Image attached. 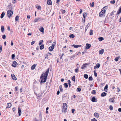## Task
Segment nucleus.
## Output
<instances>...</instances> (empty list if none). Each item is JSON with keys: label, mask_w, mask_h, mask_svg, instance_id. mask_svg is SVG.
<instances>
[{"label": "nucleus", "mask_w": 121, "mask_h": 121, "mask_svg": "<svg viewBox=\"0 0 121 121\" xmlns=\"http://www.w3.org/2000/svg\"><path fill=\"white\" fill-rule=\"evenodd\" d=\"M119 58L118 57H117L116 58H115V60L116 61H118V59H119Z\"/></svg>", "instance_id": "09e8293b"}, {"label": "nucleus", "mask_w": 121, "mask_h": 121, "mask_svg": "<svg viewBox=\"0 0 121 121\" xmlns=\"http://www.w3.org/2000/svg\"><path fill=\"white\" fill-rule=\"evenodd\" d=\"M91 121H97L96 119L95 118H93V119L91 120Z\"/></svg>", "instance_id": "603ef678"}, {"label": "nucleus", "mask_w": 121, "mask_h": 121, "mask_svg": "<svg viewBox=\"0 0 121 121\" xmlns=\"http://www.w3.org/2000/svg\"><path fill=\"white\" fill-rule=\"evenodd\" d=\"M92 32H93V31L92 30H90V35H93V33Z\"/></svg>", "instance_id": "c03bdc74"}, {"label": "nucleus", "mask_w": 121, "mask_h": 121, "mask_svg": "<svg viewBox=\"0 0 121 121\" xmlns=\"http://www.w3.org/2000/svg\"><path fill=\"white\" fill-rule=\"evenodd\" d=\"M5 15V13L4 12H3L1 14L0 17L1 18H2Z\"/></svg>", "instance_id": "aec40b11"}, {"label": "nucleus", "mask_w": 121, "mask_h": 121, "mask_svg": "<svg viewBox=\"0 0 121 121\" xmlns=\"http://www.w3.org/2000/svg\"><path fill=\"white\" fill-rule=\"evenodd\" d=\"M100 65L99 63L97 64L96 65L94 66V69H95L96 68L98 69L100 67Z\"/></svg>", "instance_id": "1a4fd4ad"}, {"label": "nucleus", "mask_w": 121, "mask_h": 121, "mask_svg": "<svg viewBox=\"0 0 121 121\" xmlns=\"http://www.w3.org/2000/svg\"><path fill=\"white\" fill-rule=\"evenodd\" d=\"M109 101L110 102H112V103H114L115 101L114 99L112 98H111L109 99Z\"/></svg>", "instance_id": "f8f14e48"}, {"label": "nucleus", "mask_w": 121, "mask_h": 121, "mask_svg": "<svg viewBox=\"0 0 121 121\" xmlns=\"http://www.w3.org/2000/svg\"><path fill=\"white\" fill-rule=\"evenodd\" d=\"M47 4L49 5L52 4V1L51 0H47Z\"/></svg>", "instance_id": "ddd939ff"}, {"label": "nucleus", "mask_w": 121, "mask_h": 121, "mask_svg": "<svg viewBox=\"0 0 121 121\" xmlns=\"http://www.w3.org/2000/svg\"><path fill=\"white\" fill-rule=\"evenodd\" d=\"M118 111L120 112H121V108H119L118 109Z\"/></svg>", "instance_id": "052dcab7"}, {"label": "nucleus", "mask_w": 121, "mask_h": 121, "mask_svg": "<svg viewBox=\"0 0 121 121\" xmlns=\"http://www.w3.org/2000/svg\"><path fill=\"white\" fill-rule=\"evenodd\" d=\"M2 49V47L1 45L0 46V52H1Z\"/></svg>", "instance_id": "bf43d9fd"}, {"label": "nucleus", "mask_w": 121, "mask_h": 121, "mask_svg": "<svg viewBox=\"0 0 121 121\" xmlns=\"http://www.w3.org/2000/svg\"><path fill=\"white\" fill-rule=\"evenodd\" d=\"M17 65V63L16 61H14L12 65V66L14 67H15Z\"/></svg>", "instance_id": "9d476101"}, {"label": "nucleus", "mask_w": 121, "mask_h": 121, "mask_svg": "<svg viewBox=\"0 0 121 121\" xmlns=\"http://www.w3.org/2000/svg\"><path fill=\"white\" fill-rule=\"evenodd\" d=\"M108 85L107 84L106 85V86H105L104 87V90L106 92H107V91L106 90H108Z\"/></svg>", "instance_id": "393cba45"}, {"label": "nucleus", "mask_w": 121, "mask_h": 121, "mask_svg": "<svg viewBox=\"0 0 121 121\" xmlns=\"http://www.w3.org/2000/svg\"><path fill=\"white\" fill-rule=\"evenodd\" d=\"M94 115L95 116V117H96L98 118L99 117V114L97 113L96 112L95 113H94Z\"/></svg>", "instance_id": "f3484780"}, {"label": "nucleus", "mask_w": 121, "mask_h": 121, "mask_svg": "<svg viewBox=\"0 0 121 121\" xmlns=\"http://www.w3.org/2000/svg\"><path fill=\"white\" fill-rule=\"evenodd\" d=\"M85 20V18L83 17L82 18V21L83 22H84Z\"/></svg>", "instance_id": "338daca9"}, {"label": "nucleus", "mask_w": 121, "mask_h": 121, "mask_svg": "<svg viewBox=\"0 0 121 121\" xmlns=\"http://www.w3.org/2000/svg\"><path fill=\"white\" fill-rule=\"evenodd\" d=\"M69 37L70 38H73L74 37V35L73 34H72L69 35Z\"/></svg>", "instance_id": "bb28decb"}, {"label": "nucleus", "mask_w": 121, "mask_h": 121, "mask_svg": "<svg viewBox=\"0 0 121 121\" xmlns=\"http://www.w3.org/2000/svg\"><path fill=\"white\" fill-rule=\"evenodd\" d=\"M43 42V40H40L39 42V45H41V44H42V43Z\"/></svg>", "instance_id": "f704fd0d"}, {"label": "nucleus", "mask_w": 121, "mask_h": 121, "mask_svg": "<svg viewBox=\"0 0 121 121\" xmlns=\"http://www.w3.org/2000/svg\"><path fill=\"white\" fill-rule=\"evenodd\" d=\"M19 17L18 16H16L15 18V21H17L19 20Z\"/></svg>", "instance_id": "cd10ccee"}, {"label": "nucleus", "mask_w": 121, "mask_h": 121, "mask_svg": "<svg viewBox=\"0 0 121 121\" xmlns=\"http://www.w3.org/2000/svg\"><path fill=\"white\" fill-rule=\"evenodd\" d=\"M67 109V104L65 103H63V108L62 109V112H66Z\"/></svg>", "instance_id": "f03ea898"}, {"label": "nucleus", "mask_w": 121, "mask_h": 121, "mask_svg": "<svg viewBox=\"0 0 121 121\" xmlns=\"http://www.w3.org/2000/svg\"><path fill=\"white\" fill-rule=\"evenodd\" d=\"M11 76L12 77V79L14 80H16L17 78L15 76L14 74H11Z\"/></svg>", "instance_id": "9b49d317"}, {"label": "nucleus", "mask_w": 121, "mask_h": 121, "mask_svg": "<svg viewBox=\"0 0 121 121\" xmlns=\"http://www.w3.org/2000/svg\"><path fill=\"white\" fill-rule=\"evenodd\" d=\"M107 94V93L105 92L102 93L101 94V96L102 97L105 96Z\"/></svg>", "instance_id": "2eb2a0df"}, {"label": "nucleus", "mask_w": 121, "mask_h": 121, "mask_svg": "<svg viewBox=\"0 0 121 121\" xmlns=\"http://www.w3.org/2000/svg\"><path fill=\"white\" fill-rule=\"evenodd\" d=\"M72 47H73L74 48H78V47H80L82 46V45H75L73 44L72 46Z\"/></svg>", "instance_id": "423d86ee"}, {"label": "nucleus", "mask_w": 121, "mask_h": 121, "mask_svg": "<svg viewBox=\"0 0 121 121\" xmlns=\"http://www.w3.org/2000/svg\"><path fill=\"white\" fill-rule=\"evenodd\" d=\"M44 45L43 44L41 45L40 46V49L41 50L42 49H43L44 48Z\"/></svg>", "instance_id": "c85d7f7f"}, {"label": "nucleus", "mask_w": 121, "mask_h": 121, "mask_svg": "<svg viewBox=\"0 0 121 121\" xmlns=\"http://www.w3.org/2000/svg\"><path fill=\"white\" fill-rule=\"evenodd\" d=\"M7 105V106L6 107V108H10L11 106V104L10 103H8Z\"/></svg>", "instance_id": "dca6fc26"}, {"label": "nucleus", "mask_w": 121, "mask_h": 121, "mask_svg": "<svg viewBox=\"0 0 121 121\" xmlns=\"http://www.w3.org/2000/svg\"><path fill=\"white\" fill-rule=\"evenodd\" d=\"M75 56L74 55H73L72 56H71L70 57V58H74V57H75Z\"/></svg>", "instance_id": "13d9d810"}, {"label": "nucleus", "mask_w": 121, "mask_h": 121, "mask_svg": "<svg viewBox=\"0 0 121 121\" xmlns=\"http://www.w3.org/2000/svg\"><path fill=\"white\" fill-rule=\"evenodd\" d=\"M2 38L4 39H6V36L5 35H2Z\"/></svg>", "instance_id": "de8ad7c7"}, {"label": "nucleus", "mask_w": 121, "mask_h": 121, "mask_svg": "<svg viewBox=\"0 0 121 121\" xmlns=\"http://www.w3.org/2000/svg\"><path fill=\"white\" fill-rule=\"evenodd\" d=\"M64 85L65 86V87L66 88H67L68 87V85L67 83H64Z\"/></svg>", "instance_id": "c756f323"}, {"label": "nucleus", "mask_w": 121, "mask_h": 121, "mask_svg": "<svg viewBox=\"0 0 121 121\" xmlns=\"http://www.w3.org/2000/svg\"><path fill=\"white\" fill-rule=\"evenodd\" d=\"M4 27L3 26H1V31L2 32H3L4 31Z\"/></svg>", "instance_id": "72a5a7b5"}, {"label": "nucleus", "mask_w": 121, "mask_h": 121, "mask_svg": "<svg viewBox=\"0 0 121 121\" xmlns=\"http://www.w3.org/2000/svg\"><path fill=\"white\" fill-rule=\"evenodd\" d=\"M109 109L111 110H112L113 109V107L111 105H110V106Z\"/></svg>", "instance_id": "49530a36"}, {"label": "nucleus", "mask_w": 121, "mask_h": 121, "mask_svg": "<svg viewBox=\"0 0 121 121\" xmlns=\"http://www.w3.org/2000/svg\"><path fill=\"white\" fill-rule=\"evenodd\" d=\"M30 15H28L27 16V18L28 19H29L30 18Z\"/></svg>", "instance_id": "5fc2aeb1"}, {"label": "nucleus", "mask_w": 121, "mask_h": 121, "mask_svg": "<svg viewBox=\"0 0 121 121\" xmlns=\"http://www.w3.org/2000/svg\"><path fill=\"white\" fill-rule=\"evenodd\" d=\"M89 80L90 81H92L93 80V78L92 76L90 77L89 78Z\"/></svg>", "instance_id": "ea45409f"}, {"label": "nucleus", "mask_w": 121, "mask_h": 121, "mask_svg": "<svg viewBox=\"0 0 121 121\" xmlns=\"http://www.w3.org/2000/svg\"><path fill=\"white\" fill-rule=\"evenodd\" d=\"M48 54H46L45 56V58H47L48 59Z\"/></svg>", "instance_id": "864d4df0"}, {"label": "nucleus", "mask_w": 121, "mask_h": 121, "mask_svg": "<svg viewBox=\"0 0 121 121\" xmlns=\"http://www.w3.org/2000/svg\"><path fill=\"white\" fill-rule=\"evenodd\" d=\"M91 100L92 102H96L97 101H96V99L95 97H92L91 99Z\"/></svg>", "instance_id": "412c9836"}, {"label": "nucleus", "mask_w": 121, "mask_h": 121, "mask_svg": "<svg viewBox=\"0 0 121 121\" xmlns=\"http://www.w3.org/2000/svg\"><path fill=\"white\" fill-rule=\"evenodd\" d=\"M94 2H92V4H91V3L90 4L91 6H92V7H93L94 6Z\"/></svg>", "instance_id": "a18cd8bd"}, {"label": "nucleus", "mask_w": 121, "mask_h": 121, "mask_svg": "<svg viewBox=\"0 0 121 121\" xmlns=\"http://www.w3.org/2000/svg\"><path fill=\"white\" fill-rule=\"evenodd\" d=\"M86 64H83L82 66V67H81V69H84V67H86Z\"/></svg>", "instance_id": "7c9ffc66"}, {"label": "nucleus", "mask_w": 121, "mask_h": 121, "mask_svg": "<svg viewBox=\"0 0 121 121\" xmlns=\"http://www.w3.org/2000/svg\"><path fill=\"white\" fill-rule=\"evenodd\" d=\"M86 48L87 49H89L91 46V45L89 44L88 43H87L86 44Z\"/></svg>", "instance_id": "6e6552de"}, {"label": "nucleus", "mask_w": 121, "mask_h": 121, "mask_svg": "<svg viewBox=\"0 0 121 121\" xmlns=\"http://www.w3.org/2000/svg\"><path fill=\"white\" fill-rule=\"evenodd\" d=\"M78 71V69L77 68L75 69V73H77Z\"/></svg>", "instance_id": "3c124183"}, {"label": "nucleus", "mask_w": 121, "mask_h": 121, "mask_svg": "<svg viewBox=\"0 0 121 121\" xmlns=\"http://www.w3.org/2000/svg\"><path fill=\"white\" fill-rule=\"evenodd\" d=\"M62 13H64L65 12V10H62Z\"/></svg>", "instance_id": "69168bd1"}, {"label": "nucleus", "mask_w": 121, "mask_h": 121, "mask_svg": "<svg viewBox=\"0 0 121 121\" xmlns=\"http://www.w3.org/2000/svg\"><path fill=\"white\" fill-rule=\"evenodd\" d=\"M18 113L19 114V116H20L21 114V110L20 108L19 107L18 108Z\"/></svg>", "instance_id": "0eeeda50"}, {"label": "nucleus", "mask_w": 121, "mask_h": 121, "mask_svg": "<svg viewBox=\"0 0 121 121\" xmlns=\"http://www.w3.org/2000/svg\"><path fill=\"white\" fill-rule=\"evenodd\" d=\"M86 13H84L83 16V17L85 18V17H86Z\"/></svg>", "instance_id": "e433bc0d"}, {"label": "nucleus", "mask_w": 121, "mask_h": 121, "mask_svg": "<svg viewBox=\"0 0 121 121\" xmlns=\"http://www.w3.org/2000/svg\"><path fill=\"white\" fill-rule=\"evenodd\" d=\"M71 110H72V113H74V111L75 110V109H72Z\"/></svg>", "instance_id": "6e6d98bb"}, {"label": "nucleus", "mask_w": 121, "mask_h": 121, "mask_svg": "<svg viewBox=\"0 0 121 121\" xmlns=\"http://www.w3.org/2000/svg\"><path fill=\"white\" fill-rule=\"evenodd\" d=\"M67 82L68 84H70L71 82L69 80H68Z\"/></svg>", "instance_id": "680f3d73"}, {"label": "nucleus", "mask_w": 121, "mask_h": 121, "mask_svg": "<svg viewBox=\"0 0 121 121\" xmlns=\"http://www.w3.org/2000/svg\"><path fill=\"white\" fill-rule=\"evenodd\" d=\"M36 66V65L35 64H34L31 67V69L32 70L34 69Z\"/></svg>", "instance_id": "6ab92c4d"}, {"label": "nucleus", "mask_w": 121, "mask_h": 121, "mask_svg": "<svg viewBox=\"0 0 121 121\" xmlns=\"http://www.w3.org/2000/svg\"><path fill=\"white\" fill-rule=\"evenodd\" d=\"M104 51V49H102L101 50H100L99 51V53L100 54H102Z\"/></svg>", "instance_id": "4468645a"}, {"label": "nucleus", "mask_w": 121, "mask_h": 121, "mask_svg": "<svg viewBox=\"0 0 121 121\" xmlns=\"http://www.w3.org/2000/svg\"><path fill=\"white\" fill-rule=\"evenodd\" d=\"M39 19V18H37L35 19L34 21V22H36Z\"/></svg>", "instance_id": "a19ab883"}, {"label": "nucleus", "mask_w": 121, "mask_h": 121, "mask_svg": "<svg viewBox=\"0 0 121 121\" xmlns=\"http://www.w3.org/2000/svg\"><path fill=\"white\" fill-rule=\"evenodd\" d=\"M75 76H73L72 78V80L73 81L75 82Z\"/></svg>", "instance_id": "c9c22d12"}, {"label": "nucleus", "mask_w": 121, "mask_h": 121, "mask_svg": "<svg viewBox=\"0 0 121 121\" xmlns=\"http://www.w3.org/2000/svg\"><path fill=\"white\" fill-rule=\"evenodd\" d=\"M105 10H103L100 12L99 13V16H102L105 13Z\"/></svg>", "instance_id": "20e7f679"}, {"label": "nucleus", "mask_w": 121, "mask_h": 121, "mask_svg": "<svg viewBox=\"0 0 121 121\" xmlns=\"http://www.w3.org/2000/svg\"><path fill=\"white\" fill-rule=\"evenodd\" d=\"M115 0H113L111 1L110 2L112 4H114L115 3Z\"/></svg>", "instance_id": "37998d69"}, {"label": "nucleus", "mask_w": 121, "mask_h": 121, "mask_svg": "<svg viewBox=\"0 0 121 121\" xmlns=\"http://www.w3.org/2000/svg\"><path fill=\"white\" fill-rule=\"evenodd\" d=\"M60 92L59 91H57V95H58L60 93Z\"/></svg>", "instance_id": "e2e57ef3"}, {"label": "nucleus", "mask_w": 121, "mask_h": 121, "mask_svg": "<svg viewBox=\"0 0 121 121\" xmlns=\"http://www.w3.org/2000/svg\"><path fill=\"white\" fill-rule=\"evenodd\" d=\"M84 77L86 79H87L88 78V76L87 74H84Z\"/></svg>", "instance_id": "473e14b6"}, {"label": "nucleus", "mask_w": 121, "mask_h": 121, "mask_svg": "<svg viewBox=\"0 0 121 121\" xmlns=\"http://www.w3.org/2000/svg\"><path fill=\"white\" fill-rule=\"evenodd\" d=\"M55 46V44H53L52 45L49 47V50L50 51H53Z\"/></svg>", "instance_id": "39448f33"}, {"label": "nucleus", "mask_w": 121, "mask_h": 121, "mask_svg": "<svg viewBox=\"0 0 121 121\" xmlns=\"http://www.w3.org/2000/svg\"><path fill=\"white\" fill-rule=\"evenodd\" d=\"M65 62H67L68 61V60L67 59H66L65 60Z\"/></svg>", "instance_id": "774afa93"}, {"label": "nucleus", "mask_w": 121, "mask_h": 121, "mask_svg": "<svg viewBox=\"0 0 121 121\" xmlns=\"http://www.w3.org/2000/svg\"><path fill=\"white\" fill-rule=\"evenodd\" d=\"M90 23H89L87 25V26L85 28V31H86V30L89 27V26L90 25Z\"/></svg>", "instance_id": "4be33fe9"}, {"label": "nucleus", "mask_w": 121, "mask_h": 121, "mask_svg": "<svg viewBox=\"0 0 121 121\" xmlns=\"http://www.w3.org/2000/svg\"><path fill=\"white\" fill-rule=\"evenodd\" d=\"M59 88L60 89V91L61 92L63 91V89H62V86H60L59 87Z\"/></svg>", "instance_id": "2f4dec72"}, {"label": "nucleus", "mask_w": 121, "mask_h": 121, "mask_svg": "<svg viewBox=\"0 0 121 121\" xmlns=\"http://www.w3.org/2000/svg\"><path fill=\"white\" fill-rule=\"evenodd\" d=\"M17 0H14L13 1L12 3L13 4H14L17 2Z\"/></svg>", "instance_id": "58836bf2"}, {"label": "nucleus", "mask_w": 121, "mask_h": 121, "mask_svg": "<svg viewBox=\"0 0 121 121\" xmlns=\"http://www.w3.org/2000/svg\"><path fill=\"white\" fill-rule=\"evenodd\" d=\"M77 91H80L81 90V89L80 88H79V87H78V88L77 89Z\"/></svg>", "instance_id": "8fccbe9b"}, {"label": "nucleus", "mask_w": 121, "mask_h": 121, "mask_svg": "<svg viewBox=\"0 0 121 121\" xmlns=\"http://www.w3.org/2000/svg\"><path fill=\"white\" fill-rule=\"evenodd\" d=\"M15 55L13 54L12 55V59H14V57L15 56Z\"/></svg>", "instance_id": "79ce46f5"}, {"label": "nucleus", "mask_w": 121, "mask_h": 121, "mask_svg": "<svg viewBox=\"0 0 121 121\" xmlns=\"http://www.w3.org/2000/svg\"><path fill=\"white\" fill-rule=\"evenodd\" d=\"M35 41H32L31 43V45H32L35 43Z\"/></svg>", "instance_id": "4d7b16f0"}, {"label": "nucleus", "mask_w": 121, "mask_h": 121, "mask_svg": "<svg viewBox=\"0 0 121 121\" xmlns=\"http://www.w3.org/2000/svg\"><path fill=\"white\" fill-rule=\"evenodd\" d=\"M40 31L41 32H43L44 29L43 27H42L40 29Z\"/></svg>", "instance_id": "a878e982"}, {"label": "nucleus", "mask_w": 121, "mask_h": 121, "mask_svg": "<svg viewBox=\"0 0 121 121\" xmlns=\"http://www.w3.org/2000/svg\"><path fill=\"white\" fill-rule=\"evenodd\" d=\"M36 8L37 9L39 10H40L41 9V7L40 6L38 5H37L36 6Z\"/></svg>", "instance_id": "b1692460"}, {"label": "nucleus", "mask_w": 121, "mask_h": 121, "mask_svg": "<svg viewBox=\"0 0 121 121\" xmlns=\"http://www.w3.org/2000/svg\"><path fill=\"white\" fill-rule=\"evenodd\" d=\"M16 109L15 107H14L13 108V111H14Z\"/></svg>", "instance_id": "0e129e2a"}, {"label": "nucleus", "mask_w": 121, "mask_h": 121, "mask_svg": "<svg viewBox=\"0 0 121 121\" xmlns=\"http://www.w3.org/2000/svg\"><path fill=\"white\" fill-rule=\"evenodd\" d=\"M49 72V69H47V71L44 73H43L42 74L41 77H40L42 83L46 81Z\"/></svg>", "instance_id": "f257e3e1"}, {"label": "nucleus", "mask_w": 121, "mask_h": 121, "mask_svg": "<svg viewBox=\"0 0 121 121\" xmlns=\"http://www.w3.org/2000/svg\"><path fill=\"white\" fill-rule=\"evenodd\" d=\"M91 93L92 94H95L96 93V92H95V90H93L91 92Z\"/></svg>", "instance_id": "4c0bfd02"}, {"label": "nucleus", "mask_w": 121, "mask_h": 121, "mask_svg": "<svg viewBox=\"0 0 121 121\" xmlns=\"http://www.w3.org/2000/svg\"><path fill=\"white\" fill-rule=\"evenodd\" d=\"M98 39L99 40V41H102L104 40V38L101 37H100Z\"/></svg>", "instance_id": "5701e85b"}, {"label": "nucleus", "mask_w": 121, "mask_h": 121, "mask_svg": "<svg viewBox=\"0 0 121 121\" xmlns=\"http://www.w3.org/2000/svg\"><path fill=\"white\" fill-rule=\"evenodd\" d=\"M121 13V6L119 9V10L117 12V14H118Z\"/></svg>", "instance_id": "a211bd4d"}, {"label": "nucleus", "mask_w": 121, "mask_h": 121, "mask_svg": "<svg viewBox=\"0 0 121 121\" xmlns=\"http://www.w3.org/2000/svg\"><path fill=\"white\" fill-rule=\"evenodd\" d=\"M13 12L11 10H9L7 11V15L8 17L9 18L12 16Z\"/></svg>", "instance_id": "7ed1b4c3"}]
</instances>
